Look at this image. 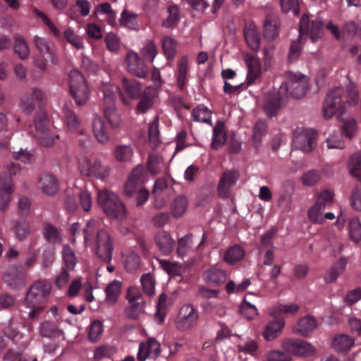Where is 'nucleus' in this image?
Wrapping results in <instances>:
<instances>
[{
    "instance_id": "nucleus-1",
    "label": "nucleus",
    "mask_w": 361,
    "mask_h": 361,
    "mask_svg": "<svg viewBox=\"0 0 361 361\" xmlns=\"http://www.w3.org/2000/svg\"><path fill=\"white\" fill-rule=\"evenodd\" d=\"M347 100L345 92L341 87L333 88L327 93L322 106V116L325 119H330L336 116L341 119L345 113Z\"/></svg>"
},
{
    "instance_id": "nucleus-2",
    "label": "nucleus",
    "mask_w": 361,
    "mask_h": 361,
    "mask_svg": "<svg viewBox=\"0 0 361 361\" xmlns=\"http://www.w3.org/2000/svg\"><path fill=\"white\" fill-rule=\"evenodd\" d=\"M69 88L72 97L78 106H82L87 102L90 89L84 75L78 70L69 73Z\"/></svg>"
},
{
    "instance_id": "nucleus-3",
    "label": "nucleus",
    "mask_w": 361,
    "mask_h": 361,
    "mask_svg": "<svg viewBox=\"0 0 361 361\" xmlns=\"http://www.w3.org/2000/svg\"><path fill=\"white\" fill-rule=\"evenodd\" d=\"M309 85V78L302 73H287V80L282 83L280 90L283 93L295 99H300L306 94Z\"/></svg>"
},
{
    "instance_id": "nucleus-4",
    "label": "nucleus",
    "mask_w": 361,
    "mask_h": 361,
    "mask_svg": "<svg viewBox=\"0 0 361 361\" xmlns=\"http://www.w3.org/2000/svg\"><path fill=\"white\" fill-rule=\"evenodd\" d=\"M283 350L288 353L292 357H306L313 355L316 353V348L307 341L296 338H284L281 343Z\"/></svg>"
},
{
    "instance_id": "nucleus-5",
    "label": "nucleus",
    "mask_w": 361,
    "mask_h": 361,
    "mask_svg": "<svg viewBox=\"0 0 361 361\" xmlns=\"http://www.w3.org/2000/svg\"><path fill=\"white\" fill-rule=\"evenodd\" d=\"M317 133L314 129L298 128L293 136V147L304 152H310L316 145Z\"/></svg>"
},
{
    "instance_id": "nucleus-6",
    "label": "nucleus",
    "mask_w": 361,
    "mask_h": 361,
    "mask_svg": "<svg viewBox=\"0 0 361 361\" xmlns=\"http://www.w3.org/2000/svg\"><path fill=\"white\" fill-rule=\"evenodd\" d=\"M114 249L110 234L104 229L99 230L97 233L94 250L97 257L104 262L110 263Z\"/></svg>"
},
{
    "instance_id": "nucleus-7",
    "label": "nucleus",
    "mask_w": 361,
    "mask_h": 361,
    "mask_svg": "<svg viewBox=\"0 0 361 361\" xmlns=\"http://www.w3.org/2000/svg\"><path fill=\"white\" fill-rule=\"evenodd\" d=\"M51 290V283L45 281H35L29 288L24 304L28 308L34 307L47 298Z\"/></svg>"
},
{
    "instance_id": "nucleus-8",
    "label": "nucleus",
    "mask_w": 361,
    "mask_h": 361,
    "mask_svg": "<svg viewBox=\"0 0 361 361\" xmlns=\"http://www.w3.org/2000/svg\"><path fill=\"white\" fill-rule=\"evenodd\" d=\"M80 173L85 176H94L104 180L109 176V169L102 164L99 159L90 160L87 157H82L78 165Z\"/></svg>"
},
{
    "instance_id": "nucleus-9",
    "label": "nucleus",
    "mask_w": 361,
    "mask_h": 361,
    "mask_svg": "<svg viewBox=\"0 0 361 361\" xmlns=\"http://www.w3.org/2000/svg\"><path fill=\"white\" fill-rule=\"evenodd\" d=\"M124 64L128 72L132 75L139 78H146L147 77L149 73L148 66L137 53L129 51L125 56Z\"/></svg>"
},
{
    "instance_id": "nucleus-10",
    "label": "nucleus",
    "mask_w": 361,
    "mask_h": 361,
    "mask_svg": "<svg viewBox=\"0 0 361 361\" xmlns=\"http://www.w3.org/2000/svg\"><path fill=\"white\" fill-rule=\"evenodd\" d=\"M309 32V16L304 13L300 19L299 26V37L297 40L293 41L290 47L288 54L289 62L295 61L301 54V44L302 41H305Z\"/></svg>"
},
{
    "instance_id": "nucleus-11",
    "label": "nucleus",
    "mask_w": 361,
    "mask_h": 361,
    "mask_svg": "<svg viewBox=\"0 0 361 361\" xmlns=\"http://www.w3.org/2000/svg\"><path fill=\"white\" fill-rule=\"evenodd\" d=\"M198 317L196 309L192 305L185 304L179 310L176 326L181 331L189 330L196 325Z\"/></svg>"
},
{
    "instance_id": "nucleus-12",
    "label": "nucleus",
    "mask_w": 361,
    "mask_h": 361,
    "mask_svg": "<svg viewBox=\"0 0 361 361\" xmlns=\"http://www.w3.org/2000/svg\"><path fill=\"white\" fill-rule=\"evenodd\" d=\"M282 91H269L263 97L262 109L266 115L272 118L276 116L282 107Z\"/></svg>"
},
{
    "instance_id": "nucleus-13",
    "label": "nucleus",
    "mask_w": 361,
    "mask_h": 361,
    "mask_svg": "<svg viewBox=\"0 0 361 361\" xmlns=\"http://www.w3.org/2000/svg\"><path fill=\"white\" fill-rule=\"evenodd\" d=\"M240 177V173L236 169L225 171L219 181L217 194L221 198H228L231 196V188L235 185Z\"/></svg>"
},
{
    "instance_id": "nucleus-14",
    "label": "nucleus",
    "mask_w": 361,
    "mask_h": 361,
    "mask_svg": "<svg viewBox=\"0 0 361 361\" xmlns=\"http://www.w3.org/2000/svg\"><path fill=\"white\" fill-rule=\"evenodd\" d=\"M4 282L12 289H20L26 285V274L17 266H12L2 274Z\"/></svg>"
},
{
    "instance_id": "nucleus-15",
    "label": "nucleus",
    "mask_w": 361,
    "mask_h": 361,
    "mask_svg": "<svg viewBox=\"0 0 361 361\" xmlns=\"http://www.w3.org/2000/svg\"><path fill=\"white\" fill-rule=\"evenodd\" d=\"M161 353V345L155 338H150L142 342L139 346L137 359L145 361L147 359L155 360Z\"/></svg>"
},
{
    "instance_id": "nucleus-16",
    "label": "nucleus",
    "mask_w": 361,
    "mask_h": 361,
    "mask_svg": "<svg viewBox=\"0 0 361 361\" xmlns=\"http://www.w3.org/2000/svg\"><path fill=\"white\" fill-rule=\"evenodd\" d=\"M38 184L42 192L49 196H54L59 190L58 178L51 173L44 172L39 175Z\"/></svg>"
},
{
    "instance_id": "nucleus-17",
    "label": "nucleus",
    "mask_w": 361,
    "mask_h": 361,
    "mask_svg": "<svg viewBox=\"0 0 361 361\" xmlns=\"http://www.w3.org/2000/svg\"><path fill=\"white\" fill-rule=\"evenodd\" d=\"M37 330L39 336L42 338L55 339L63 336V331L59 328V325L49 319L42 321Z\"/></svg>"
},
{
    "instance_id": "nucleus-18",
    "label": "nucleus",
    "mask_w": 361,
    "mask_h": 361,
    "mask_svg": "<svg viewBox=\"0 0 361 361\" xmlns=\"http://www.w3.org/2000/svg\"><path fill=\"white\" fill-rule=\"evenodd\" d=\"M280 20L277 14L268 13L264 21V36L268 40L274 39L279 34Z\"/></svg>"
},
{
    "instance_id": "nucleus-19",
    "label": "nucleus",
    "mask_w": 361,
    "mask_h": 361,
    "mask_svg": "<svg viewBox=\"0 0 361 361\" xmlns=\"http://www.w3.org/2000/svg\"><path fill=\"white\" fill-rule=\"evenodd\" d=\"M143 171V166L138 165L130 172L124 188V194L127 197H130L133 195L137 189V185L142 182Z\"/></svg>"
},
{
    "instance_id": "nucleus-20",
    "label": "nucleus",
    "mask_w": 361,
    "mask_h": 361,
    "mask_svg": "<svg viewBox=\"0 0 361 361\" xmlns=\"http://www.w3.org/2000/svg\"><path fill=\"white\" fill-rule=\"evenodd\" d=\"M156 245L164 255H170L173 250L175 241L171 234L166 231H160L155 236Z\"/></svg>"
},
{
    "instance_id": "nucleus-21",
    "label": "nucleus",
    "mask_w": 361,
    "mask_h": 361,
    "mask_svg": "<svg viewBox=\"0 0 361 361\" xmlns=\"http://www.w3.org/2000/svg\"><path fill=\"white\" fill-rule=\"evenodd\" d=\"M317 327V322L314 317L306 316L301 318L298 322L293 326V332L301 336H307Z\"/></svg>"
},
{
    "instance_id": "nucleus-22",
    "label": "nucleus",
    "mask_w": 361,
    "mask_h": 361,
    "mask_svg": "<svg viewBox=\"0 0 361 361\" xmlns=\"http://www.w3.org/2000/svg\"><path fill=\"white\" fill-rule=\"evenodd\" d=\"M348 261L345 257L339 258L326 272L324 280L326 283H334L346 268Z\"/></svg>"
},
{
    "instance_id": "nucleus-23",
    "label": "nucleus",
    "mask_w": 361,
    "mask_h": 361,
    "mask_svg": "<svg viewBox=\"0 0 361 361\" xmlns=\"http://www.w3.org/2000/svg\"><path fill=\"white\" fill-rule=\"evenodd\" d=\"M243 33L249 47L253 51H257L259 47L260 37L256 25L252 23H246Z\"/></svg>"
},
{
    "instance_id": "nucleus-24",
    "label": "nucleus",
    "mask_w": 361,
    "mask_h": 361,
    "mask_svg": "<svg viewBox=\"0 0 361 361\" xmlns=\"http://www.w3.org/2000/svg\"><path fill=\"white\" fill-rule=\"evenodd\" d=\"M15 184L11 177L0 176V202L8 203L11 201Z\"/></svg>"
},
{
    "instance_id": "nucleus-25",
    "label": "nucleus",
    "mask_w": 361,
    "mask_h": 361,
    "mask_svg": "<svg viewBox=\"0 0 361 361\" xmlns=\"http://www.w3.org/2000/svg\"><path fill=\"white\" fill-rule=\"evenodd\" d=\"M284 326L283 320H273L268 323L263 331V337L267 341L275 340L282 332Z\"/></svg>"
},
{
    "instance_id": "nucleus-26",
    "label": "nucleus",
    "mask_w": 361,
    "mask_h": 361,
    "mask_svg": "<svg viewBox=\"0 0 361 361\" xmlns=\"http://www.w3.org/2000/svg\"><path fill=\"white\" fill-rule=\"evenodd\" d=\"M92 131L94 137L99 142L106 143L109 140L105 123L97 116H95L93 118Z\"/></svg>"
},
{
    "instance_id": "nucleus-27",
    "label": "nucleus",
    "mask_w": 361,
    "mask_h": 361,
    "mask_svg": "<svg viewBox=\"0 0 361 361\" xmlns=\"http://www.w3.org/2000/svg\"><path fill=\"white\" fill-rule=\"evenodd\" d=\"M123 88L132 99H137L141 95V84L135 79L122 78Z\"/></svg>"
},
{
    "instance_id": "nucleus-28",
    "label": "nucleus",
    "mask_w": 361,
    "mask_h": 361,
    "mask_svg": "<svg viewBox=\"0 0 361 361\" xmlns=\"http://www.w3.org/2000/svg\"><path fill=\"white\" fill-rule=\"evenodd\" d=\"M350 175L361 182V150L353 154L348 161Z\"/></svg>"
},
{
    "instance_id": "nucleus-29",
    "label": "nucleus",
    "mask_w": 361,
    "mask_h": 361,
    "mask_svg": "<svg viewBox=\"0 0 361 361\" xmlns=\"http://www.w3.org/2000/svg\"><path fill=\"white\" fill-rule=\"evenodd\" d=\"M246 63L248 68L247 84H252L261 73L259 62L253 55H248L246 59Z\"/></svg>"
},
{
    "instance_id": "nucleus-30",
    "label": "nucleus",
    "mask_w": 361,
    "mask_h": 361,
    "mask_svg": "<svg viewBox=\"0 0 361 361\" xmlns=\"http://www.w3.org/2000/svg\"><path fill=\"white\" fill-rule=\"evenodd\" d=\"M354 345V339L346 334H340L334 338L332 348L337 352H346Z\"/></svg>"
},
{
    "instance_id": "nucleus-31",
    "label": "nucleus",
    "mask_w": 361,
    "mask_h": 361,
    "mask_svg": "<svg viewBox=\"0 0 361 361\" xmlns=\"http://www.w3.org/2000/svg\"><path fill=\"white\" fill-rule=\"evenodd\" d=\"M213 133L214 137L211 147L213 149H218L225 144L226 140L224 122L218 121L214 128Z\"/></svg>"
},
{
    "instance_id": "nucleus-32",
    "label": "nucleus",
    "mask_w": 361,
    "mask_h": 361,
    "mask_svg": "<svg viewBox=\"0 0 361 361\" xmlns=\"http://www.w3.org/2000/svg\"><path fill=\"white\" fill-rule=\"evenodd\" d=\"M204 277L209 285L218 286L226 281V274L221 269L212 268L204 272Z\"/></svg>"
},
{
    "instance_id": "nucleus-33",
    "label": "nucleus",
    "mask_w": 361,
    "mask_h": 361,
    "mask_svg": "<svg viewBox=\"0 0 361 361\" xmlns=\"http://www.w3.org/2000/svg\"><path fill=\"white\" fill-rule=\"evenodd\" d=\"M122 283L119 281L111 282L105 288L106 298L105 301L109 305L115 304L121 291Z\"/></svg>"
},
{
    "instance_id": "nucleus-34",
    "label": "nucleus",
    "mask_w": 361,
    "mask_h": 361,
    "mask_svg": "<svg viewBox=\"0 0 361 361\" xmlns=\"http://www.w3.org/2000/svg\"><path fill=\"white\" fill-rule=\"evenodd\" d=\"M245 255L243 249L237 245L230 247L224 256V259L226 262L230 264H233L240 261Z\"/></svg>"
},
{
    "instance_id": "nucleus-35",
    "label": "nucleus",
    "mask_w": 361,
    "mask_h": 361,
    "mask_svg": "<svg viewBox=\"0 0 361 361\" xmlns=\"http://www.w3.org/2000/svg\"><path fill=\"white\" fill-rule=\"evenodd\" d=\"M108 216L122 219L126 216V209L124 204H101Z\"/></svg>"
},
{
    "instance_id": "nucleus-36",
    "label": "nucleus",
    "mask_w": 361,
    "mask_h": 361,
    "mask_svg": "<svg viewBox=\"0 0 361 361\" xmlns=\"http://www.w3.org/2000/svg\"><path fill=\"white\" fill-rule=\"evenodd\" d=\"M44 236L46 240L52 244H61L62 238L59 230L49 223H47L44 226Z\"/></svg>"
},
{
    "instance_id": "nucleus-37",
    "label": "nucleus",
    "mask_w": 361,
    "mask_h": 361,
    "mask_svg": "<svg viewBox=\"0 0 361 361\" xmlns=\"http://www.w3.org/2000/svg\"><path fill=\"white\" fill-rule=\"evenodd\" d=\"M148 140L152 149H154L161 144L157 118L149 124Z\"/></svg>"
},
{
    "instance_id": "nucleus-38",
    "label": "nucleus",
    "mask_w": 361,
    "mask_h": 361,
    "mask_svg": "<svg viewBox=\"0 0 361 361\" xmlns=\"http://www.w3.org/2000/svg\"><path fill=\"white\" fill-rule=\"evenodd\" d=\"M14 51L22 60L26 59L30 55L29 47L21 36H16L14 42Z\"/></svg>"
},
{
    "instance_id": "nucleus-39",
    "label": "nucleus",
    "mask_w": 361,
    "mask_h": 361,
    "mask_svg": "<svg viewBox=\"0 0 361 361\" xmlns=\"http://www.w3.org/2000/svg\"><path fill=\"white\" fill-rule=\"evenodd\" d=\"M192 248V235L187 234L178 240L177 254L178 257L183 258Z\"/></svg>"
},
{
    "instance_id": "nucleus-40",
    "label": "nucleus",
    "mask_w": 361,
    "mask_h": 361,
    "mask_svg": "<svg viewBox=\"0 0 361 361\" xmlns=\"http://www.w3.org/2000/svg\"><path fill=\"white\" fill-rule=\"evenodd\" d=\"M151 88H146L140 95V99L137 105V111L140 113H145L148 109L152 107L153 96L149 94Z\"/></svg>"
},
{
    "instance_id": "nucleus-41",
    "label": "nucleus",
    "mask_w": 361,
    "mask_h": 361,
    "mask_svg": "<svg viewBox=\"0 0 361 361\" xmlns=\"http://www.w3.org/2000/svg\"><path fill=\"white\" fill-rule=\"evenodd\" d=\"M125 268L128 271H136L140 266V258L134 251H129L123 255Z\"/></svg>"
},
{
    "instance_id": "nucleus-42",
    "label": "nucleus",
    "mask_w": 361,
    "mask_h": 361,
    "mask_svg": "<svg viewBox=\"0 0 361 361\" xmlns=\"http://www.w3.org/2000/svg\"><path fill=\"white\" fill-rule=\"evenodd\" d=\"M267 128V124L265 121L259 120L256 122L252 135V140L256 148L259 147L262 142V138L266 133Z\"/></svg>"
},
{
    "instance_id": "nucleus-43",
    "label": "nucleus",
    "mask_w": 361,
    "mask_h": 361,
    "mask_svg": "<svg viewBox=\"0 0 361 361\" xmlns=\"http://www.w3.org/2000/svg\"><path fill=\"white\" fill-rule=\"evenodd\" d=\"M163 157L158 154H149L147 161V170L153 176L161 171Z\"/></svg>"
},
{
    "instance_id": "nucleus-44",
    "label": "nucleus",
    "mask_w": 361,
    "mask_h": 361,
    "mask_svg": "<svg viewBox=\"0 0 361 361\" xmlns=\"http://www.w3.org/2000/svg\"><path fill=\"white\" fill-rule=\"evenodd\" d=\"M211 114L212 112L203 105L197 106L192 113L195 121L209 124H212Z\"/></svg>"
},
{
    "instance_id": "nucleus-45",
    "label": "nucleus",
    "mask_w": 361,
    "mask_h": 361,
    "mask_svg": "<svg viewBox=\"0 0 361 361\" xmlns=\"http://www.w3.org/2000/svg\"><path fill=\"white\" fill-rule=\"evenodd\" d=\"M324 204H313L308 210L310 220L314 224H322L324 222L323 215Z\"/></svg>"
},
{
    "instance_id": "nucleus-46",
    "label": "nucleus",
    "mask_w": 361,
    "mask_h": 361,
    "mask_svg": "<svg viewBox=\"0 0 361 361\" xmlns=\"http://www.w3.org/2000/svg\"><path fill=\"white\" fill-rule=\"evenodd\" d=\"M62 257L68 269L73 270L78 262V259L75 255L73 250L68 245H65L63 246Z\"/></svg>"
},
{
    "instance_id": "nucleus-47",
    "label": "nucleus",
    "mask_w": 361,
    "mask_h": 361,
    "mask_svg": "<svg viewBox=\"0 0 361 361\" xmlns=\"http://www.w3.org/2000/svg\"><path fill=\"white\" fill-rule=\"evenodd\" d=\"M104 116L112 128H118L121 123V116L117 114L116 106L104 107Z\"/></svg>"
},
{
    "instance_id": "nucleus-48",
    "label": "nucleus",
    "mask_w": 361,
    "mask_h": 361,
    "mask_svg": "<svg viewBox=\"0 0 361 361\" xmlns=\"http://www.w3.org/2000/svg\"><path fill=\"white\" fill-rule=\"evenodd\" d=\"M188 72V56H183L178 63V75L177 78L178 86L180 90L185 87L186 75Z\"/></svg>"
},
{
    "instance_id": "nucleus-49",
    "label": "nucleus",
    "mask_w": 361,
    "mask_h": 361,
    "mask_svg": "<svg viewBox=\"0 0 361 361\" xmlns=\"http://www.w3.org/2000/svg\"><path fill=\"white\" fill-rule=\"evenodd\" d=\"M310 39L312 42H316L322 38L324 35V23L322 20L316 19L311 23V27H309Z\"/></svg>"
},
{
    "instance_id": "nucleus-50",
    "label": "nucleus",
    "mask_w": 361,
    "mask_h": 361,
    "mask_svg": "<svg viewBox=\"0 0 361 361\" xmlns=\"http://www.w3.org/2000/svg\"><path fill=\"white\" fill-rule=\"evenodd\" d=\"M140 282L145 293L149 296L154 294L155 280L151 274H145L140 278Z\"/></svg>"
},
{
    "instance_id": "nucleus-51",
    "label": "nucleus",
    "mask_w": 361,
    "mask_h": 361,
    "mask_svg": "<svg viewBox=\"0 0 361 361\" xmlns=\"http://www.w3.org/2000/svg\"><path fill=\"white\" fill-rule=\"evenodd\" d=\"M169 16L163 21L162 25L166 27H173L176 26L179 20V10L177 6H171L168 8Z\"/></svg>"
},
{
    "instance_id": "nucleus-52",
    "label": "nucleus",
    "mask_w": 361,
    "mask_h": 361,
    "mask_svg": "<svg viewBox=\"0 0 361 361\" xmlns=\"http://www.w3.org/2000/svg\"><path fill=\"white\" fill-rule=\"evenodd\" d=\"M63 111L68 128L72 131H75L80 126V121L78 116L68 106H65Z\"/></svg>"
},
{
    "instance_id": "nucleus-53",
    "label": "nucleus",
    "mask_w": 361,
    "mask_h": 361,
    "mask_svg": "<svg viewBox=\"0 0 361 361\" xmlns=\"http://www.w3.org/2000/svg\"><path fill=\"white\" fill-rule=\"evenodd\" d=\"M162 48L164 54L169 59H172L176 54V42L171 37H165L162 39Z\"/></svg>"
},
{
    "instance_id": "nucleus-54",
    "label": "nucleus",
    "mask_w": 361,
    "mask_h": 361,
    "mask_svg": "<svg viewBox=\"0 0 361 361\" xmlns=\"http://www.w3.org/2000/svg\"><path fill=\"white\" fill-rule=\"evenodd\" d=\"M251 295L250 293L245 297L244 301L240 306L241 314L247 319H252L258 314L256 307L247 301V296Z\"/></svg>"
},
{
    "instance_id": "nucleus-55",
    "label": "nucleus",
    "mask_w": 361,
    "mask_h": 361,
    "mask_svg": "<svg viewBox=\"0 0 361 361\" xmlns=\"http://www.w3.org/2000/svg\"><path fill=\"white\" fill-rule=\"evenodd\" d=\"M116 352L115 347L107 345L99 346L94 351V358L95 360H102L104 358L111 357Z\"/></svg>"
},
{
    "instance_id": "nucleus-56",
    "label": "nucleus",
    "mask_w": 361,
    "mask_h": 361,
    "mask_svg": "<svg viewBox=\"0 0 361 361\" xmlns=\"http://www.w3.org/2000/svg\"><path fill=\"white\" fill-rule=\"evenodd\" d=\"M265 357L267 361H292V357L284 350H269Z\"/></svg>"
},
{
    "instance_id": "nucleus-57",
    "label": "nucleus",
    "mask_w": 361,
    "mask_h": 361,
    "mask_svg": "<svg viewBox=\"0 0 361 361\" xmlns=\"http://www.w3.org/2000/svg\"><path fill=\"white\" fill-rule=\"evenodd\" d=\"M132 149L128 145L117 146L114 150V157L118 161H128L132 157Z\"/></svg>"
},
{
    "instance_id": "nucleus-58",
    "label": "nucleus",
    "mask_w": 361,
    "mask_h": 361,
    "mask_svg": "<svg viewBox=\"0 0 361 361\" xmlns=\"http://www.w3.org/2000/svg\"><path fill=\"white\" fill-rule=\"evenodd\" d=\"M238 350L240 353L253 355L258 350V344L256 341L247 338L245 342L237 345Z\"/></svg>"
},
{
    "instance_id": "nucleus-59",
    "label": "nucleus",
    "mask_w": 361,
    "mask_h": 361,
    "mask_svg": "<svg viewBox=\"0 0 361 361\" xmlns=\"http://www.w3.org/2000/svg\"><path fill=\"white\" fill-rule=\"evenodd\" d=\"M300 310V307L296 303L279 304L274 307V312L276 314L286 315H295Z\"/></svg>"
},
{
    "instance_id": "nucleus-60",
    "label": "nucleus",
    "mask_w": 361,
    "mask_h": 361,
    "mask_svg": "<svg viewBox=\"0 0 361 361\" xmlns=\"http://www.w3.org/2000/svg\"><path fill=\"white\" fill-rule=\"evenodd\" d=\"M145 302L142 300L132 305L126 309V316L132 319H137L144 312Z\"/></svg>"
},
{
    "instance_id": "nucleus-61",
    "label": "nucleus",
    "mask_w": 361,
    "mask_h": 361,
    "mask_svg": "<svg viewBox=\"0 0 361 361\" xmlns=\"http://www.w3.org/2000/svg\"><path fill=\"white\" fill-rule=\"evenodd\" d=\"M349 234L352 240L359 242L361 240V224L357 219H352L348 225Z\"/></svg>"
},
{
    "instance_id": "nucleus-62",
    "label": "nucleus",
    "mask_w": 361,
    "mask_h": 361,
    "mask_svg": "<svg viewBox=\"0 0 361 361\" xmlns=\"http://www.w3.org/2000/svg\"><path fill=\"white\" fill-rule=\"evenodd\" d=\"M160 267L169 274L179 275L181 272V265L179 263L172 262L166 259L159 261Z\"/></svg>"
},
{
    "instance_id": "nucleus-63",
    "label": "nucleus",
    "mask_w": 361,
    "mask_h": 361,
    "mask_svg": "<svg viewBox=\"0 0 361 361\" xmlns=\"http://www.w3.org/2000/svg\"><path fill=\"white\" fill-rule=\"evenodd\" d=\"M118 201V195L111 190L103 189L97 192L98 203H116Z\"/></svg>"
},
{
    "instance_id": "nucleus-64",
    "label": "nucleus",
    "mask_w": 361,
    "mask_h": 361,
    "mask_svg": "<svg viewBox=\"0 0 361 361\" xmlns=\"http://www.w3.org/2000/svg\"><path fill=\"white\" fill-rule=\"evenodd\" d=\"M103 324L101 322L95 320L89 326V339L92 342L97 341L103 333Z\"/></svg>"
}]
</instances>
